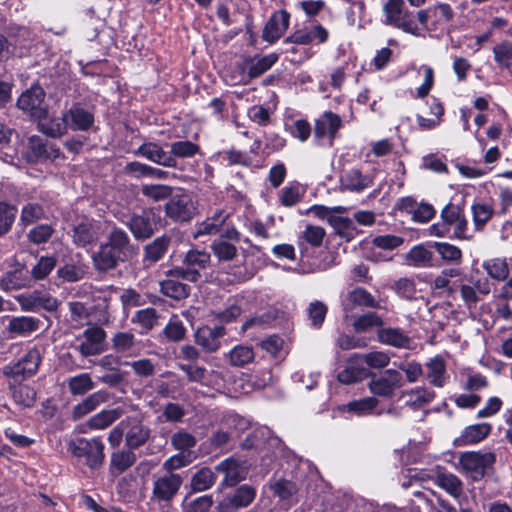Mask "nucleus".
I'll use <instances>...</instances> for the list:
<instances>
[{
    "instance_id": "f257e3e1",
    "label": "nucleus",
    "mask_w": 512,
    "mask_h": 512,
    "mask_svg": "<svg viewBox=\"0 0 512 512\" xmlns=\"http://www.w3.org/2000/svg\"><path fill=\"white\" fill-rule=\"evenodd\" d=\"M130 240L125 231L114 228L108 235L107 242L101 244L98 251L93 253L92 261L99 271H108L124 262L131 254Z\"/></svg>"
},
{
    "instance_id": "f03ea898",
    "label": "nucleus",
    "mask_w": 512,
    "mask_h": 512,
    "mask_svg": "<svg viewBox=\"0 0 512 512\" xmlns=\"http://www.w3.org/2000/svg\"><path fill=\"white\" fill-rule=\"evenodd\" d=\"M71 454L77 458H84L91 469L100 467L104 460V445L98 438H77L69 443Z\"/></svg>"
},
{
    "instance_id": "7ed1b4c3",
    "label": "nucleus",
    "mask_w": 512,
    "mask_h": 512,
    "mask_svg": "<svg viewBox=\"0 0 512 512\" xmlns=\"http://www.w3.org/2000/svg\"><path fill=\"white\" fill-rule=\"evenodd\" d=\"M210 262V254L204 250H190L184 258L185 267H175L168 275L190 282H196L200 278V270L207 267Z\"/></svg>"
},
{
    "instance_id": "20e7f679",
    "label": "nucleus",
    "mask_w": 512,
    "mask_h": 512,
    "mask_svg": "<svg viewBox=\"0 0 512 512\" xmlns=\"http://www.w3.org/2000/svg\"><path fill=\"white\" fill-rule=\"evenodd\" d=\"M404 384L400 371L387 369L379 375H373L368 388L373 395L390 399Z\"/></svg>"
},
{
    "instance_id": "39448f33",
    "label": "nucleus",
    "mask_w": 512,
    "mask_h": 512,
    "mask_svg": "<svg viewBox=\"0 0 512 512\" xmlns=\"http://www.w3.org/2000/svg\"><path fill=\"white\" fill-rule=\"evenodd\" d=\"M41 361L40 350L37 347H32L16 363L4 366L2 373L9 378L22 377L26 379L37 373Z\"/></svg>"
},
{
    "instance_id": "423d86ee",
    "label": "nucleus",
    "mask_w": 512,
    "mask_h": 512,
    "mask_svg": "<svg viewBox=\"0 0 512 512\" xmlns=\"http://www.w3.org/2000/svg\"><path fill=\"white\" fill-rule=\"evenodd\" d=\"M459 461L464 473L473 481H478L495 462V455L491 452H466Z\"/></svg>"
},
{
    "instance_id": "0eeeda50",
    "label": "nucleus",
    "mask_w": 512,
    "mask_h": 512,
    "mask_svg": "<svg viewBox=\"0 0 512 512\" xmlns=\"http://www.w3.org/2000/svg\"><path fill=\"white\" fill-rule=\"evenodd\" d=\"M106 332L98 326H91L85 329L81 335L76 338L78 344L75 349L82 357L100 355L105 351Z\"/></svg>"
},
{
    "instance_id": "6e6552de",
    "label": "nucleus",
    "mask_w": 512,
    "mask_h": 512,
    "mask_svg": "<svg viewBox=\"0 0 512 512\" xmlns=\"http://www.w3.org/2000/svg\"><path fill=\"white\" fill-rule=\"evenodd\" d=\"M385 23L393 25L404 32L417 35L418 28L409 18V12L404 10L403 0H388L383 6Z\"/></svg>"
},
{
    "instance_id": "1a4fd4ad",
    "label": "nucleus",
    "mask_w": 512,
    "mask_h": 512,
    "mask_svg": "<svg viewBox=\"0 0 512 512\" xmlns=\"http://www.w3.org/2000/svg\"><path fill=\"white\" fill-rule=\"evenodd\" d=\"M341 126L339 115L326 111L315 121L314 138L321 145L331 146Z\"/></svg>"
},
{
    "instance_id": "9d476101",
    "label": "nucleus",
    "mask_w": 512,
    "mask_h": 512,
    "mask_svg": "<svg viewBox=\"0 0 512 512\" xmlns=\"http://www.w3.org/2000/svg\"><path fill=\"white\" fill-rule=\"evenodd\" d=\"M45 92L40 86H32L24 91L17 100V107L32 118H43L48 114L44 106Z\"/></svg>"
},
{
    "instance_id": "9b49d317",
    "label": "nucleus",
    "mask_w": 512,
    "mask_h": 512,
    "mask_svg": "<svg viewBox=\"0 0 512 512\" xmlns=\"http://www.w3.org/2000/svg\"><path fill=\"white\" fill-rule=\"evenodd\" d=\"M255 497L256 489L251 485L243 484L219 501L217 510L218 512H236L248 507Z\"/></svg>"
},
{
    "instance_id": "f8f14e48",
    "label": "nucleus",
    "mask_w": 512,
    "mask_h": 512,
    "mask_svg": "<svg viewBox=\"0 0 512 512\" xmlns=\"http://www.w3.org/2000/svg\"><path fill=\"white\" fill-rule=\"evenodd\" d=\"M105 224L101 221L85 218L78 222L72 233V239L75 245L85 247L95 243L105 231Z\"/></svg>"
},
{
    "instance_id": "ddd939ff",
    "label": "nucleus",
    "mask_w": 512,
    "mask_h": 512,
    "mask_svg": "<svg viewBox=\"0 0 512 512\" xmlns=\"http://www.w3.org/2000/svg\"><path fill=\"white\" fill-rule=\"evenodd\" d=\"M182 482L179 474L166 472L158 476L153 484V497L158 501H170L177 494Z\"/></svg>"
},
{
    "instance_id": "4468645a",
    "label": "nucleus",
    "mask_w": 512,
    "mask_h": 512,
    "mask_svg": "<svg viewBox=\"0 0 512 512\" xmlns=\"http://www.w3.org/2000/svg\"><path fill=\"white\" fill-rule=\"evenodd\" d=\"M15 299L23 311L36 312L41 308L53 311L58 307V302L54 297L40 291L20 294Z\"/></svg>"
},
{
    "instance_id": "2eb2a0df",
    "label": "nucleus",
    "mask_w": 512,
    "mask_h": 512,
    "mask_svg": "<svg viewBox=\"0 0 512 512\" xmlns=\"http://www.w3.org/2000/svg\"><path fill=\"white\" fill-rule=\"evenodd\" d=\"M215 470L224 474L222 484L228 487L235 486L240 481L244 480L248 474V466L246 462L240 461L236 458H227L220 462Z\"/></svg>"
},
{
    "instance_id": "dca6fc26",
    "label": "nucleus",
    "mask_w": 512,
    "mask_h": 512,
    "mask_svg": "<svg viewBox=\"0 0 512 512\" xmlns=\"http://www.w3.org/2000/svg\"><path fill=\"white\" fill-rule=\"evenodd\" d=\"M289 21L290 15L285 10H279L272 14L264 26L262 32L263 40L269 43L277 41L287 30Z\"/></svg>"
},
{
    "instance_id": "f3484780",
    "label": "nucleus",
    "mask_w": 512,
    "mask_h": 512,
    "mask_svg": "<svg viewBox=\"0 0 512 512\" xmlns=\"http://www.w3.org/2000/svg\"><path fill=\"white\" fill-rule=\"evenodd\" d=\"M134 154L164 167L174 168L177 166L175 158L154 142L143 143Z\"/></svg>"
},
{
    "instance_id": "a211bd4d",
    "label": "nucleus",
    "mask_w": 512,
    "mask_h": 512,
    "mask_svg": "<svg viewBox=\"0 0 512 512\" xmlns=\"http://www.w3.org/2000/svg\"><path fill=\"white\" fill-rule=\"evenodd\" d=\"M328 31L320 24L299 29L286 38V42L307 45L313 42L323 44L328 40Z\"/></svg>"
},
{
    "instance_id": "6ab92c4d",
    "label": "nucleus",
    "mask_w": 512,
    "mask_h": 512,
    "mask_svg": "<svg viewBox=\"0 0 512 512\" xmlns=\"http://www.w3.org/2000/svg\"><path fill=\"white\" fill-rule=\"evenodd\" d=\"M368 376V371L363 367L360 354H353L349 357L345 367L341 370L337 379L340 383L349 385L359 382Z\"/></svg>"
},
{
    "instance_id": "aec40b11",
    "label": "nucleus",
    "mask_w": 512,
    "mask_h": 512,
    "mask_svg": "<svg viewBox=\"0 0 512 512\" xmlns=\"http://www.w3.org/2000/svg\"><path fill=\"white\" fill-rule=\"evenodd\" d=\"M167 215L175 221H189L194 213L195 207L188 196H176L166 204Z\"/></svg>"
},
{
    "instance_id": "412c9836",
    "label": "nucleus",
    "mask_w": 512,
    "mask_h": 512,
    "mask_svg": "<svg viewBox=\"0 0 512 512\" xmlns=\"http://www.w3.org/2000/svg\"><path fill=\"white\" fill-rule=\"evenodd\" d=\"M226 331L223 326L199 328L195 333V341L206 352H215L220 347V340Z\"/></svg>"
},
{
    "instance_id": "4be33fe9",
    "label": "nucleus",
    "mask_w": 512,
    "mask_h": 512,
    "mask_svg": "<svg viewBox=\"0 0 512 512\" xmlns=\"http://www.w3.org/2000/svg\"><path fill=\"white\" fill-rule=\"evenodd\" d=\"M64 115L68 128L73 131H87L94 123L93 113L78 104L73 105Z\"/></svg>"
},
{
    "instance_id": "5701e85b",
    "label": "nucleus",
    "mask_w": 512,
    "mask_h": 512,
    "mask_svg": "<svg viewBox=\"0 0 512 512\" xmlns=\"http://www.w3.org/2000/svg\"><path fill=\"white\" fill-rule=\"evenodd\" d=\"M109 400V393L105 390L96 391L86 398H84L80 403L75 405L72 409V418L74 420H79L89 413L93 412L97 407L101 404L106 403Z\"/></svg>"
},
{
    "instance_id": "b1692460",
    "label": "nucleus",
    "mask_w": 512,
    "mask_h": 512,
    "mask_svg": "<svg viewBox=\"0 0 512 512\" xmlns=\"http://www.w3.org/2000/svg\"><path fill=\"white\" fill-rule=\"evenodd\" d=\"M40 324L41 321L35 317L17 316L10 318L7 330L11 334L25 337L37 331Z\"/></svg>"
},
{
    "instance_id": "393cba45",
    "label": "nucleus",
    "mask_w": 512,
    "mask_h": 512,
    "mask_svg": "<svg viewBox=\"0 0 512 512\" xmlns=\"http://www.w3.org/2000/svg\"><path fill=\"white\" fill-rule=\"evenodd\" d=\"M38 130L51 138H59L63 136L68 128V124L63 114L61 117L48 118L47 115L43 118H37Z\"/></svg>"
},
{
    "instance_id": "a878e982",
    "label": "nucleus",
    "mask_w": 512,
    "mask_h": 512,
    "mask_svg": "<svg viewBox=\"0 0 512 512\" xmlns=\"http://www.w3.org/2000/svg\"><path fill=\"white\" fill-rule=\"evenodd\" d=\"M432 259V251L423 244L413 246L404 256L406 265L417 268L431 266Z\"/></svg>"
},
{
    "instance_id": "bb28decb",
    "label": "nucleus",
    "mask_w": 512,
    "mask_h": 512,
    "mask_svg": "<svg viewBox=\"0 0 512 512\" xmlns=\"http://www.w3.org/2000/svg\"><path fill=\"white\" fill-rule=\"evenodd\" d=\"M178 368L183 371L190 382H195L203 386H211L212 376L215 375L214 371H208L205 367L199 366L196 363H179Z\"/></svg>"
},
{
    "instance_id": "cd10ccee",
    "label": "nucleus",
    "mask_w": 512,
    "mask_h": 512,
    "mask_svg": "<svg viewBox=\"0 0 512 512\" xmlns=\"http://www.w3.org/2000/svg\"><path fill=\"white\" fill-rule=\"evenodd\" d=\"M426 378L435 387L441 388L446 382V365L443 358L436 356L425 364Z\"/></svg>"
},
{
    "instance_id": "c85d7f7f",
    "label": "nucleus",
    "mask_w": 512,
    "mask_h": 512,
    "mask_svg": "<svg viewBox=\"0 0 512 512\" xmlns=\"http://www.w3.org/2000/svg\"><path fill=\"white\" fill-rule=\"evenodd\" d=\"M123 415L122 408H112V409H104L99 413L92 416L87 425L90 429L93 430H103L112 425L115 421H117Z\"/></svg>"
},
{
    "instance_id": "c756f323",
    "label": "nucleus",
    "mask_w": 512,
    "mask_h": 512,
    "mask_svg": "<svg viewBox=\"0 0 512 512\" xmlns=\"http://www.w3.org/2000/svg\"><path fill=\"white\" fill-rule=\"evenodd\" d=\"M227 218L228 214L225 213V211H217L212 217L207 218L197 226V229L194 233V238H199L200 236L204 235H215L219 233Z\"/></svg>"
},
{
    "instance_id": "7c9ffc66",
    "label": "nucleus",
    "mask_w": 512,
    "mask_h": 512,
    "mask_svg": "<svg viewBox=\"0 0 512 512\" xmlns=\"http://www.w3.org/2000/svg\"><path fill=\"white\" fill-rule=\"evenodd\" d=\"M127 226L136 239L149 238L152 236L154 231L153 222L146 213L132 216L128 220Z\"/></svg>"
},
{
    "instance_id": "2f4dec72",
    "label": "nucleus",
    "mask_w": 512,
    "mask_h": 512,
    "mask_svg": "<svg viewBox=\"0 0 512 512\" xmlns=\"http://www.w3.org/2000/svg\"><path fill=\"white\" fill-rule=\"evenodd\" d=\"M30 286V280L25 276L22 269H15L6 272L0 277V290L10 292Z\"/></svg>"
},
{
    "instance_id": "473e14b6",
    "label": "nucleus",
    "mask_w": 512,
    "mask_h": 512,
    "mask_svg": "<svg viewBox=\"0 0 512 512\" xmlns=\"http://www.w3.org/2000/svg\"><path fill=\"white\" fill-rule=\"evenodd\" d=\"M341 184L349 191L360 192L371 186L372 179L367 175H363L358 169H351L344 173L341 178Z\"/></svg>"
},
{
    "instance_id": "72a5a7b5",
    "label": "nucleus",
    "mask_w": 512,
    "mask_h": 512,
    "mask_svg": "<svg viewBox=\"0 0 512 512\" xmlns=\"http://www.w3.org/2000/svg\"><path fill=\"white\" fill-rule=\"evenodd\" d=\"M378 339L381 343L396 348H409L411 339L398 328H384L379 330Z\"/></svg>"
},
{
    "instance_id": "f704fd0d",
    "label": "nucleus",
    "mask_w": 512,
    "mask_h": 512,
    "mask_svg": "<svg viewBox=\"0 0 512 512\" xmlns=\"http://www.w3.org/2000/svg\"><path fill=\"white\" fill-rule=\"evenodd\" d=\"M259 346L262 350L267 352L272 358L281 360L288 354L287 345L282 337L279 335H270L263 339Z\"/></svg>"
},
{
    "instance_id": "c9c22d12",
    "label": "nucleus",
    "mask_w": 512,
    "mask_h": 512,
    "mask_svg": "<svg viewBox=\"0 0 512 512\" xmlns=\"http://www.w3.org/2000/svg\"><path fill=\"white\" fill-rule=\"evenodd\" d=\"M111 346L117 353L134 355L137 341L132 332H117L111 338Z\"/></svg>"
},
{
    "instance_id": "e433bc0d",
    "label": "nucleus",
    "mask_w": 512,
    "mask_h": 512,
    "mask_svg": "<svg viewBox=\"0 0 512 512\" xmlns=\"http://www.w3.org/2000/svg\"><path fill=\"white\" fill-rule=\"evenodd\" d=\"M150 436V430L140 422H134L125 434L126 444L135 449L143 445Z\"/></svg>"
},
{
    "instance_id": "4c0bfd02",
    "label": "nucleus",
    "mask_w": 512,
    "mask_h": 512,
    "mask_svg": "<svg viewBox=\"0 0 512 512\" xmlns=\"http://www.w3.org/2000/svg\"><path fill=\"white\" fill-rule=\"evenodd\" d=\"M69 392L75 396H81L95 388V382L89 373H80L70 377L67 381Z\"/></svg>"
},
{
    "instance_id": "58836bf2",
    "label": "nucleus",
    "mask_w": 512,
    "mask_h": 512,
    "mask_svg": "<svg viewBox=\"0 0 512 512\" xmlns=\"http://www.w3.org/2000/svg\"><path fill=\"white\" fill-rule=\"evenodd\" d=\"M491 431V425L479 423L466 427L461 434L459 441L462 444H474L482 441Z\"/></svg>"
},
{
    "instance_id": "ea45409f",
    "label": "nucleus",
    "mask_w": 512,
    "mask_h": 512,
    "mask_svg": "<svg viewBox=\"0 0 512 512\" xmlns=\"http://www.w3.org/2000/svg\"><path fill=\"white\" fill-rule=\"evenodd\" d=\"M494 60L502 69L512 74V42L503 41L493 48Z\"/></svg>"
},
{
    "instance_id": "a19ab883",
    "label": "nucleus",
    "mask_w": 512,
    "mask_h": 512,
    "mask_svg": "<svg viewBox=\"0 0 512 512\" xmlns=\"http://www.w3.org/2000/svg\"><path fill=\"white\" fill-rule=\"evenodd\" d=\"M160 289L164 295L176 300L186 298L190 292L189 286L172 278L161 281Z\"/></svg>"
},
{
    "instance_id": "79ce46f5",
    "label": "nucleus",
    "mask_w": 512,
    "mask_h": 512,
    "mask_svg": "<svg viewBox=\"0 0 512 512\" xmlns=\"http://www.w3.org/2000/svg\"><path fill=\"white\" fill-rule=\"evenodd\" d=\"M136 461V456L132 451H118L112 454L110 466L111 472L120 474L130 468Z\"/></svg>"
},
{
    "instance_id": "37998d69",
    "label": "nucleus",
    "mask_w": 512,
    "mask_h": 512,
    "mask_svg": "<svg viewBox=\"0 0 512 512\" xmlns=\"http://www.w3.org/2000/svg\"><path fill=\"white\" fill-rule=\"evenodd\" d=\"M432 247L439 254L443 261L452 264L461 263L462 251L457 246L447 242H434Z\"/></svg>"
},
{
    "instance_id": "c03bdc74",
    "label": "nucleus",
    "mask_w": 512,
    "mask_h": 512,
    "mask_svg": "<svg viewBox=\"0 0 512 512\" xmlns=\"http://www.w3.org/2000/svg\"><path fill=\"white\" fill-rule=\"evenodd\" d=\"M216 481L214 472L207 467L200 469L191 479V488L195 492H202L211 488Z\"/></svg>"
},
{
    "instance_id": "a18cd8bd",
    "label": "nucleus",
    "mask_w": 512,
    "mask_h": 512,
    "mask_svg": "<svg viewBox=\"0 0 512 512\" xmlns=\"http://www.w3.org/2000/svg\"><path fill=\"white\" fill-rule=\"evenodd\" d=\"M482 267L491 278L497 281H503L509 275L508 265L504 259L495 258L487 260L483 262Z\"/></svg>"
},
{
    "instance_id": "49530a36",
    "label": "nucleus",
    "mask_w": 512,
    "mask_h": 512,
    "mask_svg": "<svg viewBox=\"0 0 512 512\" xmlns=\"http://www.w3.org/2000/svg\"><path fill=\"white\" fill-rule=\"evenodd\" d=\"M408 397L407 404L413 408H420L430 403L435 393L426 388H414L404 393Z\"/></svg>"
},
{
    "instance_id": "de8ad7c7",
    "label": "nucleus",
    "mask_w": 512,
    "mask_h": 512,
    "mask_svg": "<svg viewBox=\"0 0 512 512\" xmlns=\"http://www.w3.org/2000/svg\"><path fill=\"white\" fill-rule=\"evenodd\" d=\"M169 245L167 237H158L152 243L145 247V260L155 263L165 254Z\"/></svg>"
},
{
    "instance_id": "09e8293b",
    "label": "nucleus",
    "mask_w": 512,
    "mask_h": 512,
    "mask_svg": "<svg viewBox=\"0 0 512 512\" xmlns=\"http://www.w3.org/2000/svg\"><path fill=\"white\" fill-rule=\"evenodd\" d=\"M278 60V55L270 53L252 61L248 75L250 78H256L268 71Z\"/></svg>"
},
{
    "instance_id": "8fccbe9b",
    "label": "nucleus",
    "mask_w": 512,
    "mask_h": 512,
    "mask_svg": "<svg viewBox=\"0 0 512 512\" xmlns=\"http://www.w3.org/2000/svg\"><path fill=\"white\" fill-rule=\"evenodd\" d=\"M228 357L231 365L240 367L252 362L255 354L251 347L237 345L229 352Z\"/></svg>"
},
{
    "instance_id": "3c124183",
    "label": "nucleus",
    "mask_w": 512,
    "mask_h": 512,
    "mask_svg": "<svg viewBox=\"0 0 512 512\" xmlns=\"http://www.w3.org/2000/svg\"><path fill=\"white\" fill-rule=\"evenodd\" d=\"M12 397L14 401L22 407H32L36 401L35 390L28 385L12 387Z\"/></svg>"
},
{
    "instance_id": "603ef678",
    "label": "nucleus",
    "mask_w": 512,
    "mask_h": 512,
    "mask_svg": "<svg viewBox=\"0 0 512 512\" xmlns=\"http://www.w3.org/2000/svg\"><path fill=\"white\" fill-rule=\"evenodd\" d=\"M45 152L46 143H44V140L41 137L37 135L29 137L26 151V159L28 162H38L43 159Z\"/></svg>"
},
{
    "instance_id": "864d4df0",
    "label": "nucleus",
    "mask_w": 512,
    "mask_h": 512,
    "mask_svg": "<svg viewBox=\"0 0 512 512\" xmlns=\"http://www.w3.org/2000/svg\"><path fill=\"white\" fill-rule=\"evenodd\" d=\"M378 403L379 401L375 397H365L349 402L347 404V411L353 412L357 416H364L371 413Z\"/></svg>"
},
{
    "instance_id": "5fc2aeb1",
    "label": "nucleus",
    "mask_w": 512,
    "mask_h": 512,
    "mask_svg": "<svg viewBox=\"0 0 512 512\" xmlns=\"http://www.w3.org/2000/svg\"><path fill=\"white\" fill-rule=\"evenodd\" d=\"M46 213L42 205L38 203H27L23 206L20 215V221L24 225L32 224L45 218Z\"/></svg>"
},
{
    "instance_id": "6e6d98bb",
    "label": "nucleus",
    "mask_w": 512,
    "mask_h": 512,
    "mask_svg": "<svg viewBox=\"0 0 512 512\" xmlns=\"http://www.w3.org/2000/svg\"><path fill=\"white\" fill-rule=\"evenodd\" d=\"M17 209L15 206L0 202V237L8 233L15 221Z\"/></svg>"
},
{
    "instance_id": "4d7b16f0",
    "label": "nucleus",
    "mask_w": 512,
    "mask_h": 512,
    "mask_svg": "<svg viewBox=\"0 0 512 512\" xmlns=\"http://www.w3.org/2000/svg\"><path fill=\"white\" fill-rule=\"evenodd\" d=\"M493 213V208L488 204L476 203L472 205V215L475 228L477 230H481L491 219Z\"/></svg>"
},
{
    "instance_id": "13d9d810",
    "label": "nucleus",
    "mask_w": 512,
    "mask_h": 512,
    "mask_svg": "<svg viewBox=\"0 0 512 512\" xmlns=\"http://www.w3.org/2000/svg\"><path fill=\"white\" fill-rule=\"evenodd\" d=\"M437 484L455 497L462 492V482L456 475L451 473L440 474L437 477Z\"/></svg>"
},
{
    "instance_id": "bf43d9fd",
    "label": "nucleus",
    "mask_w": 512,
    "mask_h": 512,
    "mask_svg": "<svg viewBox=\"0 0 512 512\" xmlns=\"http://www.w3.org/2000/svg\"><path fill=\"white\" fill-rule=\"evenodd\" d=\"M220 426L227 429L231 433L233 431L240 433L248 428L249 422L244 417H241L237 414L228 413L223 415L221 418Z\"/></svg>"
},
{
    "instance_id": "052dcab7",
    "label": "nucleus",
    "mask_w": 512,
    "mask_h": 512,
    "mask_svg": "<svg viewBox=\"0 0 512 512\" xmlns=\"http://www.w3.org/2000/svg\"><path fill=\"white\" fill-rule=\"evenodd\" d=\"M56 266V259L53 256H42L37 264L33 266L31 275L35 280L46 278Z\"/></svg>"
},
{
    "instance_id": "680f3d73",
    "label": "nucleus",
    "mask_w": 512,
    "mask_h": 512,
    "mask_svg": "<svg viewBox=\"0 0 512 512\" xmlns=\"http://www.w3.org/2000/svg\"><path fill=\"white\" fill-rule=\"evenodd\" d=\"M199 152V146L191 141H177L171 144L170 155L178 158H190Z\"/></svg>"
},
{
    "instance_id": "e2e57ef3",
    "label": "nucleus",
    "mask_w": 512,
    "mask_h": 512,
    "mask_svg": "<svg viewBox=\"0 0 512 512\" xmlns=\"http://www.w3.org/2000/svg\"><path fill=\"white\" fill-rule=\"evenodd\" d=\"M362 363H366L370 368L382 369L390 363V355L383 351H371L360 354Z\"/></svg>"
},
{
    "instance_id": "0e129e2a",
    "label": "nucleus",
    "mask_w": 512,
    "mask_h": 512,
    "mask_svg": "<svg viewBox=\"0 0 512 512\" xmlns=\"http://www.w3.org/2000/svg\"><path fill=\"white\" fill-rule=\"evenodd\" d=\"M213 505L210 495H203L195 499H185L183 509L185 512H207Z\"/></svg>"
},
{
    "instance_id": "69168bd1",
    "label": "nucleus",
    "mask_w": 512,
    "mask_h": 512,
    "mask_svg": "<svg viewBox=\"0 0 512 512\" xmlns=\"http://www.w3.org/2000/svg\"><path fill=\"white\" fill-rule=\"evenodd\" d=\"M348 301L357 306L377 307L375 298L367 290L356 288L348 294Z\"/></svg>"
},
{
    "instance_id": "338daca9",
    "label": "nucleus",
    "mask_w": 512,
    "mask_h": 512,
    "mask_svg": "<svg viewBox=\"0 0 512 512\" xmlns=\"http://www.w3.org/2000/svg\"><path fill=\"white\" fill-rule=\"evenodd\" d=\"M211 248L214 255L220 261H231L237 255V248L233 244L223 240L214 242Z\"/></svg>"
},
{
    "instance_id": "774afa93",
    "label": "nucleus",
    "mask_w": 512,
    "mask_h": 512,
    "mask_svg": "<svg viewBox=\"0 0 512 512\" xmlns=\"http://www.w3.org/2000/svg\"><path fill=\"white\" fill-rule=\"evenodd\" d=\"M307 313L312 326L319 328L327 314V306L323 302L315 300L309 304Z\"/></svg>"
}]
</instances>
